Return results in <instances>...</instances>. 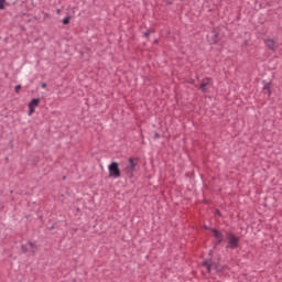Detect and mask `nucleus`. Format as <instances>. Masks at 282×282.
Returning a JSON list of instances; mask_svg holds the SVG:
<instances>
[{"label": "nucleus", "instance_id": "nucleus-20", "mask_svg": "<svg viewBox=\"0 0 282 282\" xmlns=\"http://www.w3.org/2000/svg\"><path fill=\"white\" fill-rule=\"evenodd\" d=\"M57 14H61V9L57 10Z\"/></svg>", "mask_w": 282, "mask_h": 282}, {"label": "nucleus", "instance_id": "nucleus-8", "mask_svg": "<svg viewBox=\"0 0 282 282\" xmlns=\"http://www.w3.org/2000/svg\"><path fill=\"white\" fill-rule=\"evenodd\" d=\"M212 232H214V237L217 240V246L224 242V234H221V231L217 229H212Z\"/></svg>", "mask_w": 282, "mask_h": 282}, {"label": "nucleus", "instance_id": "nucleus-14", "mask_svg": "<svg viewBox=\"0 0 282 282\" xmlns=\"http://www.w3.org/2000/svg\"><path fill=\"white\" fill-rule=\"evenodd\" d=\"M155 32V30H148L145 33H144V36L145 39H149V36H151V33Z\"/></svg>", "mask_w": 282, "mask_h": 282}, {"label": "nucleus", "instance_id": "nucleus-7", "mask_svg": "<svg viewBox=\"0 0 282 282\" xmlns=\"http://www.w3.org/2000/svg\"><path fill=\"white\" fill-rule=\"evenodd\" d=\"M263 43L268 50L271 52H276V42L273 39H265Z\"/></svg>", "mask_w": 282, "mask_h": 282}, {"label": "nucleus", "instance_id": "nucleus-19", "mask_svg": "<svg viewBox=\"0 0 282 282\" xmlns=\"http://www.w3.org/2000/svg\"><path fill=\"white\" fill-rule=\"evenodd\" d=\"M154 138H155V139L160 138V133L156 132V133L154 134Z\"/></svg>", "mask_w": 282, "mask_h": 282}, {"label": "nucleus", "instance_id": "nucleus-18", "mask_svg": "<svg viewBox=\"0 0 282 282\" xmlns=\"http://www.w3.org/2000/svg\"><path fill=\"white\" fill-rule=\"evenodd\" d=\"M22 252H28V249L25 248V246H22Z\"/></svg>", "mask_w": 282, "mask_h": 282}, {"label": "nucleus", "instance_id": "nucleus-22", "mask_svg": "<svg viewBox=\"0 0 282 282\" xmlns=\"http://www.w3.org/2000/svg\"><path fill=\"white\" fill-rule=\"evenodd\" d=\"M154 43H158V40H155Z\"/></svg>", "mask_w": 282, "mask_h": 282}, {"label": "nucleus", "instance_id": "nucleus-10", "mask_svg": "<svg viewBox=\"0 0 282 282\" xmlns=\"http://www.w3.org/2000/svg\"><path fill=\"white\" fill-rule=\"evenodd\" d=\"M69 21H72V17L70 15H67L66 18L63 19L62 23L64 25H69Z\"/></svg>", "mask_w": 282, "mask_h": 282}, {"label": "nucleus", "instance_id": "nucleus-9", "mask_svg": "<svg viewBox=\"0 0 282 282\" xmlns=\"http://www.w3.org/2000/svg\"><path fill=\"white\" fill-rule=\"evenodd\" d=\"M203 268H206L207 272H210V270L213 268V261L212 260L204 261L203 262Z\"/></svg>", "mask_w": 282, "mask_h": 282}, {"label": "nucleus", "instance_id": "nucleus-15", "mask_svg": "<svg viewBox=\"0 0 282 282\" xmlns=\"http://www.w3.org/2000/svg\"><path fill=\"white\" fill-rule=\"evenodd\" d=\"M0 10H6V0H0Z\"/></svg>", "mask_w": 282, "mask_h": 282}, {"label": "nucleus", "instance_id": "nucleus-21", "mask_svg": "<svg viewBox=\"0 0 282 282\" xmlns=\"http://www.w3.org/2000/svg\"><path fill=\"white\" fill-rule=\"evenodd\" d=\"M63 180H66V176H63Z\"/></svg>", "mask_w": 282, "mask_h": 282}, {"label": "nucleus", "instance_id": "nucleus-13", "mask_svg": "<svg viewBox=\"0 0 282 282\" xmlns=\"http://www.w3.org/2000/svg\"><path fill=\"white\" fill-rule=\"evenodd\" d=\"M21 0H8V6H15V3H19Z\"/></svg>", "mask_w": 282, "mask_h": 282}, {"label": "nucleus", "instance_id": "nucleus-5", "mask_svg": "<svg viewBox=\"0 0 282 282\" xmlns=\"http://www.w3.org/2000/svg\"><path fill=\"white\" fill-rule=\"evenodd\" d=\"M212 85H213V78L206 77L202 80L199 89L205 94V91H207L208 87H212Z\"/></svg>", "mask_w": 282, "mask_h": 282}, {"label": "nucleus", "instance_id": "nucleus-17", "mask_svg": "<svg viewBox=\"0 0 282 282\" xmlns=\"http://www.w3.org/2000/svg\"><path fill=\"white\" fill-rule=\"evenodd\" d=\"M47 87V84L46 83H43L42 84V89H45Z\"/></svg>", "mask_w": 282, "mask_h": 282}, {"label": "nucleus", "instance_id": "nucleus-3", "mask_svg": "<svg viewBox=\"0 0 282 282\" xmlns=\"http://www.w3.org/2000/svg\"><path fill=\"white\" fill-rule=\"evenodd\" d=\"M227 248H229L230 250H237V248H239V237L235 236L232 231L227 232Z\"/></svg>", "mask_w": 282, "mask_h": 282}, {"label": "nucleus", "instance_id": "nucleus-12", "mask_svg": "<svg viewBox=\"0 0 282 282\" xmlns=\"http://www.w3.org/2000/svg\"><path fill=\"white\" fill-rule=\"evenodd\" d=\"M29 246H30V248H33V249H32V253H33V254H36V250H35L36 246L34 245V242L30 241V242H29Z\"/></svg>", "mask_w": 282, "mask_h": 282}, {"label": "nucleus", "instance_id": "nucleus-6", "mask_svg": "<svg viewBox=\"0 0 282 282\" xmlns=\"http://www.w3.org/2000/svg\"><path fill=\"white\" fill-rule=\"evenodd\" d=\"M41 105V99L40 98H34L29 102V116H32L34 111H36V107Z\"/></svg>", "mask_w": 282, "mask_h": 282}, {"label": "nucleus", "instance_id": "nucleus-2", "mask_svg": "<svg viewBox=\"0 0 282 282\" xmlns=\"http://www.w3.org/2000/svg\"><path fill=\"white\" fill-rule=\"evenodd\" d=\"M108 173L109 177H113V180H118L119 177H122V172H120V165L118 162H112L108 166Z\"/></svg>", "mask_w": 282, "mask_h": 282}, {"label": "nucleus", "instance_id": "nucleus-11", "mask_svg": "<svg viewBox=\"0 0 282 282\" xmlns=\"http://www.w3.org/2000/svg\"><path fill=\"white\" fill-rule=\"evenodd\" d=\"M263 91H268V96H272V90L270 89V84L264 85Z\"/></svg>", "mask_w": 282, "mask_h": 282}, {"label": "nucleus", "instance_id": "nucleus-4", "mask_svg": "<svg viewBox=\"0 0 282 282\" xmlns=\"http://www.w3.org/2000/svg\"><path fill=\"white\" fill-rule=\"evenodd\" d=\"M207 41L210 45H217V43L221 41V37L219 36V31H217V29H213L212 33L207 35Z\"/></svg>", "mask_w": 282, "mask_h": 282}, {"label": "nucleus", "instance_id": "nucleus-1", "mask_svg": "<svg viewBox=\"0 0 282 282\" xmlns=\"http://www.w3.org/2000/svg\"><path fill=\"white\" fill-rule=\"evenodd\" d=\"M128 162L129 164L123 169V173L128 180H133V173H135V166H138V159L130 158Z\"/></svg>", "mask_w": 282, "mask_h": 282}, {"label": "nucleus", "instance_id": "nucleus-16", "mask_svg": "<svg viewBox=\"0 0 282 282\" xmlns=\"http://www.w3.org/2000/svg\"><path fill=\"white\" fill-rule=\"evenodd\" d=\"M14 91H15V94H19V91H21V85H17L14 87Z\"/></svg>", "mask_w": 282, "mask_h": 282}]
</instances>
